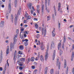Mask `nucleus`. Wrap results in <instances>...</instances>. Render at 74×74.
Returning a JSON list of instances; mask_svg holds the SVG:
<instances>
[{
  "label": "nucleus",
  "mask_w": 74,
  "mask_h": 74,
  "mask_svg": "<svg viewBox=\"0 0 74 74\" xmlns=\"http://www.w3.org/2000/svg\"><path fill=\"white\" fill-rule=\"evenodd\" d=\"M27 43H28V42H24L25 45V46H27Z\"/></svg>",
  "instance_id": "nucleus-40"
},
{
  "label": "nucleus",
  "mask_w": 74,
  "mask_h": 74,
  "mask_svg": "<svg viewBox=\"0 0 74 74\" xmlns=\"http://www.w3.org/2000/svg\"><path fill=\"white\" fill-rule=\"evenodd\" d=\"M34 21H38V20H37V18H34Z\"/></svg>",
  "instance_id": "nucleus-49"
},
{
  "label": "nucleus",
  "mask_w": 74,
  "mask_h": 74,
  "mask_svg": "<svg viewBox=\"0 0 74 74\" xmlns=\"http://www.w3.org/2000/svg\"><path fill=\"white\" fill-rule=\"evenodd\" d=\"M32 3H29L28 5V7L29 9H32Z\"/></svg>",
  "instance_id": "nucleus-5"
},
{
  "label": "nucleus",
  "mask_w": 74,
  "mask_h": 74,
  "mask_svg": "<svg viewBox=\"0 0 74 74\" xmlns=\"http://www.w3.org/2000/svg\"><path fill=\"white\" fill-rule=\"evenodd\" d=\"M9 53V46H8V47H7V49L6 50V54H8Z\"/></svg>",
  "instance_id": "nucleus-12"
},
{
  "label": "nucleus",
  "mask_w": 74,
  "mask_h": 74,
  "mask_svg": "<svg viewBox=\"0 0 74 74\" xmlns=\"http://www.w3.org/2000/svg\"><path fill=\"white\" fill-rule=\"evenodd\" d=\"M41 46H44V45H43V42H41L40 43Z\"/></svg>",
  "instance_id": "nucleus-55"
},
{
  "label": "nucleus",
  "mask_w": 74,
  "mask_h": 74,
  "mask_svg": "<svg viewBox=\"0 0 74 74\" xmlns=\"http://www.w3.org/2000/svg\"><path fill=\"white\" fill-rule=\"evenodd\" d=\"M31 14H33V10H31Z\"/></svg>",
  "instance_id": "nucleus-63"
},
{
  "label": "nucleus",
  "mask_w": 74,
  "mask_h": 74,
  "mask_svg": "<svg viewBox=\"0 0 74 74\" xmlns=\"http://www.w3.org/2000/svg\"><path fill=\"white\" fill-rule=\"evenodd\" d=\"M54 8L55 10V16H56V10H55V6H54Z\"/></svg>",
  "instance_id": "nucleus-37"
},
{
  "label": "nucleus",
  "mask_w": 74,
  "mask_h": 74,
  "mask_svg": "<svg viewBox=\"0 0 74 74\" xmlns=\"http://www.w3.org/2000/svg\"><path fill=\"white\" fill-rule=\"evenodd\" d=\"M38 59H39V58H38V57H36L35 58V60H38Z\"/></svg>",
  "instance_id": "nucleus-52"
},
{
  "label": "nucleus",
  "mask_w": 74,
  "mask_h": 74,
  "mask_svg": "<svg viewBox=\"0 0 74 74\" xmlns=\"http://www.w3.org/2000/svg\"><path fill=\"white\" fill-rule=\"evenodd\" d=\"M20 61L21 62H25V60L24 58H21L20 59Z\"/></svg>",
  "instance_id": "nucleus-19"
},
{
  "label": "nucleus",
  "mask_w": 74,
  "mask_h": 74,
  "mask_svg": "<svg viewBox=\"0 0 74 74\" xmlns=\"http://www.w3.org/2000/svg\"><path fill=\"white\" fill-rule=\"evenodd\" d=\"M61 7V3H58V11H60V10H62V9H60Z\"/></svg>",
  "instance_id": "nucleus-10"
},
{
  "label": "nucleus",
  "mask_w": 74,
  "mask_h": 74,
  "mask_svg": "<svg viewBox=\"0 0 74 74\" xmlns=\"http://www.w3.org/2000/svg\"><path fill=\"white\" fill-rule=\"evenodd\" d=\"M74 53L73 52L72 54V56H71V61H73V58H74Z\"/></svg>",
  "instance_id": "nucleus-14"
},
{
  "label": "nucleus",
  "mask_w": 74,
  "mask_h": 74,
  "mask_svg": "<svg viewBox=\"0 0 74 74\" xmlns=\"http://www.w3.org/2000/svg\"><path fill=\"white\" fill-rule=\"evenodd\" d=\"M26 14L25 16V18H27L28 16V14L27 13V12H25Z\"/></svg>",
  "instance_id": "nucleus-31"
},
{
  "label": "nucleus",
  "mask_w": 74,
  "mask_h": 74,
  "mask_svg": "<svg viewBox=\"0 0 74 74\" xmlns=\"http://www.w3.org/2000/svg\"><path fill=\"white\" fill-rule=\"evenodd\" d=\"M31 60L32 62H33L34 60V57H32L31 58Z\"/></svg>",
  "instance_id": "nucleus-32"
},
{
  "label": "nucleus",
  "mask_w": 74,
  "mask_h": 74,
  "mask_svg": "<svg viewBox=\"0 0 74 74\" xmlns=\"http://www.w3.org/2000/svg\"><path fill=\"white\" fill-rule=\"evenodd\" d=\"M44 28H42V35H43V34H44Z\"/></svg>",
  "instance_id": "nucleus-27"
},
{
  "label": "nucleus",
  "mask_w": 74,
  "mask_h": 74,
  "mask_svg": "<svg viewBox=\"0 0 74 74\" xmlns=\"http://www.w3.org/2000/svg\"><path fill=\"white\" fill-rule=\"evenodd\" d=\"M23 30H24V28H21V32L23 31Z\"/></svg>",
  "instance_id": "nucleus-54"
},
{
  "label": "nucleus",
  "mask_w": 74,
  "mask_h": 74,
  "mask_svg": "<svg viewBox=\"0 0 74 74\" xmlns=\"http://www.w3.org/2000/svg\"><path fill=\"white\" fill-rule=\"evenodd\" d=\"M36 11L38 13H40V9H36Z\"/></svg>",
  "instance_id": "nucleus-42"
},
{
  "label": "nucleus",
  "mask_w": 74,
  "mask_h": 74,
  "mask_svg": "<svg viewBox=\"0 0 74 74\" xmlns=\"http://www.w3.org/2000/svg\"><path fill=\"white\" fill-rule=\"evenodd\" d=\"M45 74H47V70H48V67H46L45 69Z\"/></svg>",
  "instance_id": "nucleus-20"
},
{
  "label": "nucleus",
  "mask_w": 74,
  "mask_h": 74,
  "mask_svg": "<svg viewBox=\"0 0 74 74\" xmlns=\"http://www.w3.org/2000/svg\"><path fill=\"white\" fill-rule=\"evenodd\" d=\"M32 10H33V11H35V9H34V7L33 6L32 7Z\"/></svg>",
  "instance_id": "nucleus-53"
},
{
  "label": "nucleus",
  "mask_w": 74,
  "mask_h": 74,
  "mask_svg": "<svg viewBox=\"0 0 74 74\" xmlns=\"http://www.w3.org/2000/svg\"><path fill=\"white\" fill-rule=\"evenodd\" d=\"M4 21H2L0 24V26L1 27H3L4 26Z\"/></svg>",
  "instance_id": "nucleus-7"
},
{
  "label": "nucleus",
  "mask_w": 74,
  "mask_h": 74,
  "mask_svg": "<svg viewBox=\"0 0 74 74\" xmlns=\"http://www.w3.org/2000/svg\"><path fill=\"white\" fill-rule=\"evenodd\" d=\"M16 50H15V51L14 54V60H15V59L16 57Z\"/></svg>",
  "instance_id": "nucleus-15"
},
{
  "label": "nucleus",
  "mask_w": 74,
  "mask_h": 74,
  "mask_svg": "<svg viewBox=\"0 0 74 74\" xmlns=\"http://www.w3.org/2000/svg\"><path fill=\"white\" fill-rule=\"evenodd\" d=\"M19 48L20 50H23L24 49V47L23 45H22V46H19Z\"/></svg>",
  "instance_id": "nucleus-11"
},
{
  "label": "nucleus",
  "mask_w": 74,
  "mask_h": 74,
  "mask_svg": "<svg viewBox=\"0 0 74 74\" xmlns=\"http://www.w3.org/2000/svg\"><path fill=\"white\" fill-rule=\"evenodd\" d=\"M28 41H29V40L27 39H25V41H26V42H28Z\"/></svg>",
  "instance_id": "nucleus-51"
},
{
  "label": "nucleus",
  "mask_w": 74,
  "mask_h": 74,
  "mask_svg": "<svg viewBox=\"0 0 74 74\" xmlns=\"http://www.w3.org/2000/svg\"><path fill=\"white\" fill-rule=\"evenodd\" d=\"M47 18H48L47 21H49V19H50V18L49 17V16H47Z\"/></svg>",
  "instance_id": "nucleus-47"
},
{
  "label": "nucleus",
  "mask_w": 74,
  "mask_h": 74,
  "mask_svg": "<svg viewBox=\"0 0 74 74\" xmlns=\"http://www.w3.org/2000/svg\"><path fill=\"white\" fill-rule=\"evenodd\" d=\"M50 4V1H48V5H49Z\"/></svg>",
  "instance_id": "nucleus-56"
},
{
  "label": "nucleus",
  "mask_w": 74,
  "mask_h": 74,
  "mask_svg": "<svg viewBox=\"0 0 74 74\" xmlns=\"http://www.w3.org/2000/svg\"><path fill=\"white\" fill-rule=\"evenodd\" d=\"M14 18V17H13V15L12 14L11 15V20L12 21V23H13V19Z\"/></svg>",
  "instance_id": "nucleus-18"
},
{
  "label": "nucleus",
  "mask_w": 74,
  "mask_h": 74,
  "mask_svg": "<svg viewBox=\"0 0 74 74\" xmlns=\"http://www.w3.org/2000/svg\"><path fill=\"white\" fill-rule=\"evenodd\" d=\"M52 18L54 19H55V16H54V14H53Z\"/></svg>",
  "instance_id": "nucleus-58"
},
{
  "label": "nucleus",
  "mask_w": 74,
  "mask_h": 74,
  "mask_svg": "<svg viewBox=\"0 0 74 74\" xmlns=\"http://www.w3.org/2000/svg\"><path fill=\"white\" fill-rule=\"evenodd\" d=\"M32 67L33 69H35V67L34 66H32Z\"/></svg>",
  "instance_id": "nucleus-59"
},
{
  "label": "nucleus",
  "mask_w": 74,
  "mask_h": 74,
  "mask_svg": "<svg viewBox=\"0 0 74 74\" xmlns=\"http://www.w3.org/2000/svg\"><path fill=\"white\" fill-rule=\"evenodd\" d=\"M23 64H19V65H20V66H23Z\"/></svg>",
  "instance_id": "nucleus-61"
},
{
  "label": "nucleus",
  "mask_w": 74,
  "mask_h": 74,
  "mask_svg": "<svg viewBox=\"0 0 74 74\" xmlns=\"http://www.w3.org/2000/svg\"><path fill=\"white\" fill-rule=\"evenodd\" d=\"M18 53L19 54H20V55H22V54L23 53L21 52V51H19Z\"/></svg>",
  "instance_id": "nucleus-44"
},
{
  "label": "nucleus",
  "mask_w": 74,
  "mask_h": 74,
  "mask_svg": "<svg viewBox=\"0 0 74 74\" xmlns=\"http://www.w3.org/2000/svg\"><path fill=\"white\" fill-rule=\"evenodd\" d=\"M50 73L51 74H53V69H52L50 71Z\"/></svg>",
  "instance_id": "nucleus-23"
},
{
  "label": "nucleus",
  "mask_w": 74,
  "mask_h": 74,
  "mask_svg": "<svg viewBox=\"0 0 74 74\" xmlns=\"http://www.w3.org/2000/svg\"><path fill=\"white\" fill-rule=\"evenodd\" d=\"M55 47V43L54 42H52L51 46V49H52V48H54Z\"/></svg>",
  "instance_id": "nucleus-6"
},
{
  "label": "nucleus",
  "mask_w": 74,
  "mask_h": 74,
  "mask_svg": "<svg viewBox=\"0 0 74 74\" xmlns=\"http://www.w3.org/2000/svg\"><path fill=\"white\" fill-rule=\"evenodd\" d=\"M3 60V56H0V61H2Z\"/></svg>",
  "instance_id": "nucleus-46"
},
{
  "label": "nucleus",
  "mask_w": 74,
  "mask_h": 74,
  "mask_svg": "<svg viewBox=\"0 0 74 74\" xmlns=\"http://www.w3.org/2000/svg\"><path fill=\"white\" fill-rule=\"evenodd\" d=\"M66 36L64 35V43L66 42Z\"/></svg>",
  "instance_id": "nucleus-22"
},
{
  "label": "nucleus",
  "mask_w": 74,
  "mask_h": 74,
  "mask_svg": "<svg viewBox=\"0 0 74 74\" xmlns=\"http://www.w3.org/2000/svg\"><path fill=\"white\" fill-rule=\"evenodd\" d=\"M19 69L20 70H22L23 69V68L22 66H20L19 67Z\"/></svg>",
  "instance_id": "nucleus-48"
},
{
  "label": "nucleus",
  "mask_w": 74,
  "mask_h": 74,
  "mask_svg": "<svg viewBox=\"0 0 74 74\" xmlns=\"http://www.w3.org/2000/svg\"><path fill=\"white\" fill-rule=\"evenodd\" d=\"M60 62H59L58 64V69L59 70L60 69Z\"/></svg>",
  "instance_id": "nucleus-35"
},
{
  "label": "nucleus",
  "mask_w": 74,
  "mask_h": 74,
  "mask_svg": "<svg viewBox=\"0 0 74 74\" xmlns=\"http://www.w3.org/2000/svg\"><path fill=\"white\" fill-rule=\"evenodd\" d=\"M48 53H45V60H47V59L48 58Z\"/></svg>",
  "instance_id": "nucleus-9"
},
{
  "label": "nucleus",
  "mask_w": 74,
  "mask_h": 74,
  "mask_svg": "<svg viewBox=\"0 0 74 74\" xmlns=\"http://www.w3.org/2000/svg\"><path fill=\"white\" fill-rule=\"evenodd\" d=\"M61 45V42H60L58 43V49L59 50V48H60V45Z\"/></svg>",
  "instance_id": "nucleus-17"
},
{
  "label": "nucleus",
  "mask_w": 74,
  "mask_h": 74,
  "mask_svg": "<svg viewBox=\"0 0 74 74\" xmlns=\"http://www.w3.org/2000/svg\"><path fill=\"white\" fill-rule=\"evenodd\" d=\"M58 29L59 30H60V23L58 24Z\"/></svg>",
  "instance_id": "nucleus-25"
},
{
  "label": "nucleus",
  "mask_w": 74,
  "mask_h": 74,
  "mask_svg": "<svg viewBox=\"0 0 74 74\" xmlns=\"http://www.w3.org/2000/svg\"><path fill=\"white\" fill-rule=\"evenodd\" d=\"M37 70H36L35 71H34V74H36V73L37 72Z\"/></svg>",
  "instance_id": "nucleus-43"
},
{
  "label": "nucleus",
  "mask_w": 74,
  "mask_h": 74,
  "mask_svg": "<svg viewBox=\"0 0 74 74\" xmlns=\"http://www.w3.org/2000/svg\"><path fill=\"white\" fill-rule=\"evenodd\" d=\"M60 56H61L62 55L61 54H62V53H63V51L62 50L60 49Z\"/></svg>",
  "instance_id": "nucleus-24"
},
{
  "label": "nucleus",
  "mask_w": 74,
  "mask_h": 74,
  "mask_svg": "<svg viewBox=\"0 0 74 74\" xmlns=\"http://www.w3.org/2000/svg\"><path fill=\"white\" fill-rule=\"evenodd\" d=\"M47 32V30H46V29H45L44 30V36L45 37V36L46 35V33Z\"/></svg>",
  "instance_id": "nucleus-36"
},
{
  "label": "nucleus",
  "mask_w": 74,
  "mask_h": 74,
  "mask_svg": "<svg viewBox=\"0 0 74 74\" xmlns=\"http://www.w3.org/2000/svg\"><path fill=\"white\" fill-rule=\"evenodd\" d=\"M24 37H27V35H26V34H24Z\"/></svg>",
  "instance_id": "nucleus-57"
},
{
  "label": "nucleus",
  "mask_w": 74,
  "mask_h": 74,
  "mask_svg": "<svg viewBox=\"0 0 74 74\" xmlns=\"http://www.w3.org/2000/svg\"><path fill=\"white\" fill-rule=\"evenodd\" d=\"M21 9L20 8L19 10L18 11L17 15L16 16H15V19L14 21V23H16V20L17 19V18L18 17V16L19 15H20V14H21Z\"/></svg>",
  "instance_id": "nucleus-2"
},
{
  "label": "nucleus",
  "mask_w": 74,
  "mask_h": 74,
  "mask_svg": "<svg viewBox=\"0 0 74 74\" xmlns=\"http://www.w3.org/2000/svg\"><path fill=\"white\" fill-rule=\"evenodd\" d=\"M55 31H53L52 32V35L53 37H55Z\"/></svg>",
  "instance_id": "nucleus-16"
},
{
  "label": "nucleus",
  "mask_w": 74,
  "mask_h": 74,
  "mask_svg": "<svg viewBox=\"0 0 74 74\" xmlns=\"http://www.w3.org/2000/svg\"><path fill=\"white\" fill-rule=\"evenodd\" d=\"M0 71H3V68L1 67H0Z\"/></svg>",
  "instance_id": "nucleus-60"
},
{
  "label": "nucleus",
  "mask_w": 74,
  "mask_h": 74,
  "mask_svg": "<svg viewBox=\"0 0 74 74\" xmlns=\"http://www.w3.org/2000/svg\"><path fill=\"white\" fill-rule=\"evenodd\" d=\"M44 49V46H41V50L42 51H43Z\"/></svg>",
  "instance_id": "nucleus-29"
},
{
  "label": "nucleus",
  "mask_w": 74,
  "mask_h": 74,
  "mask_svg": "<svg viewBox=\"0 0 74 74\" xmlns=\"http://www.w3.org/2000/svg\"><path fill=\"white\" fill-rule=\"evenodd\" d=\"M59 59H58L57 60V66H58V63H59Z\"/></svg>",
  "instance_id": "nucleus-41"
},
{
  "label": "nucleus",
  "mask_w": 74,
  "mask_h": 74,
  "mask_svg": "<svg viewBox=\"0 0 74 74\" xmlns=\"http://www.w3.org/2000/svg\"><path fill=\"white\" fill-rule=\"evenodd\" d=\"M72 73H74V68H73Z\"/></svg>",
  "instance_id": "nucleus-64"
},
{
  "label": "nucleus",
  "mask_w": 74,
  "mask_h": 74,
  "mask_svg": "<svg viewBox=\"0 0 74 74\" xmlns=\"http://www.w3.org/2000/svg\"><path fill=\"white\" fill-rule=\"evenodd\" d=\"M18 1V0H14V5L15 7H16L17 5V2Z\"/></svg>",
  "instance_id": "nucleus-13"
},
{
  "label": "nucleus",
  "mask_w": 74,
  "mask_h": 74,
  "mask_svg": "<svg viewBox=\"0 0 74 74\" xmlns=\"http://www.w3.org/2000/svg\"><path fill=\"white\" fill-rule=\"evenodd\" d=\"M56 74H59V71H58V72H56Z\"/></svg>",
  "instance_id": "nucleus-50"
},
{
  "label": "nucleus",
  "mask_w": 74,
  "mask_h": 74,
  "mask_svg": "<svg viewBox=\"0 0 74 74\" xmlns=\"http://www.w3.org/2000/svg\"><path fill=\"white\" fill-rule=\"evenodd\" d=\"M45 9L47 10V12H49V11L48 10V9H47V0H45Z\"/></svg>",
  "instance_id": "nucleus-3"
},
{
  "label": "nucleus",
  "mask_w": 74,
  "mask_h": 74,
  "mask_svg": "<svg viewBox=\"0 0 74 74\" xmlns=\"http://www.w3.org/2000/svg\"><path fill=\"white\" fill-rule=\"evenodd\" d=\"M11 3H9L8 5V10H9V12H11Z\"/></svg>",
  "instance_id": "nucleus-8"
},
{
  "label": "nucleus",
  "mask_w": 74,
  "mask_h": 74,
  "mask_svg": "<svg viewBox=\"0 0 74 74\" xmlns=\"http://www.w3.org/2000/svg\"><path fill=\"white\" fill-rule=\"evenodd\" d=\"M64 68H66L67 66V65L66 64V61H65L64 62Z\"/></svg>",
  "instance_id": "nucleus-30"
},
{
  "label": "nucleus",
  "mask_w": 74,
  "mask_h": 74,
  "mask_svg": "<svg viewBox=\"0 0 74 74\" xmlns=\"http://www.w3.org/2000/svg\"><path fill=\"white\" fill-rule=\"evenodd\" d=\"M56 52V50H54L53 55V60H54L55 58V53Z\"/></svg>",
  "instance_id": "nucleus-4"
},
{
  "label": "nucleus",
  "mask_w": 74,
  "mask_h": 74,
  "mask_svg": "<svg viewBox=\"0 0 74 74\" xmlns=\"http://www.w3.org/2000/svg\"><path fill=\"white\" fill-rule=\"evenodd\" d=\"M8 15H9L8 13H6V19H8Z\"/></svg>",
  "instance_id": "nucleus-26"
},
{
  "label": "nucleus",
  "mask_w": 74,
  "mask_h": 74,
  "mask_svg": "<svg viewBox=\"0 0 74 74\" xmlns=\"http://www.w3.org/2000/svg\"><path fill=\"white\" fill-rule=\"evenodd\" d=\"M16 41V39H15V37L14 38V41L13 43H12V42L10 43V50L11 52L12 51V48L14 49V44H15V42Z\"/></svg>",
  "instance_id": "nucleus-1"
},
{
  "label": "nucleus",
  "mask_w": 74,
  "mask_h": 74,
  "mask_svg": "<svg viewBox=\"0 0 74 74\" xmlns=\"http://www.w3.org/2000/svg\"><path fill=\"white\" fill-rule=\"evenodd\" d=\"M68 70H66V74H68Z\"/></svg>",
  "instance_id": "nucleus-62"
},
{
  "label": "nucleus",
  "mask_w": 74,
  "mask_h": 74,
  "mask_svg": "<svg viewBox=\"0 0 74 74\" xmlns=\"http://www.w3.org/2000/svg\"><path fill=\"white\" fill-rule=\"evenodd\" d=\"M64 43H62V48L63 49H64Z\"/></svg>",
  "instance_id": "nucleus-34"
},
{
  "label": "nucleus",
  "mask_w": 74,
  "mask_h": 74,
  "mask_svg": "<svg viewBox=\"0 0 74 74\" xmlns=\"http://www.w3.org/2000/svg\"><path fill=\"white\" fill-rule=\"evenodd\" d=\"M49 47H48L47 48V51H46V53H48V51H49Z\"/></svg>",
  "instance_id": "nucleus-38"
},
{
  "label": "nucleus",
  "mask_w": 74,
  "mask_h": 74,
  "mask_svg": "<svg viewBox=\"0 0 74 74\" xmlns=\"http://www.w3.org/2000/svg\"><path fill=\"white\" fill-rule=\"evenodd\" d=\"M35 27H36V29H38V25L37 24H36L35 25Z\"/></svg>",
  "instance_id": "nucleus-33"
},
{
  "label": "nucleus",
  "mask_w": 74,
  "mask_h": 74,
  "mask_svg": "<svg viewBox=\"0 0 74 74\" xmlns=\"http://www.w3.org/2000/svg\"><path fill=\"white\" fill-rule=\"evenodd\" d=\"M32 18V17L30 16H28V18H27V20H28L29 19H31Z\"/></svg>",
  "instance_id": "nucleus-28"
},
{
  "label": "nucleus",
  "mask_w": 74,
  "mask_h": 74,
  "mask_svg": "<svg viewBox=\"0 0 74 74\" xmlns=\"http://www.w3.org/2000/svg\"><path fill=\"white\" fill-rule=\"evenodd\" d=\"M40 9V5H37V9Z\"/></svg>",
  "instance_id": "nucleus-39"
},
{
  "label": "nucleus",
  "mask_w": 74,
  "mask_h": 74,
  "mask_svg": "<svg viewBox=\"0 0 74 74\" xmlns=\"http://www.w3.org/2000/svg\"><path fill=\"white\" fill-rule=\"evenodd\" d=\"M0 56H3V51H2V50H1V55Z\"/></svg>",
  "instance_id": "nucleus-45"
},
{
  "label": "nucleus",
  "mask_w": 74,
  "mask_h": 74,
  "mask_svg": "<svg viewBox=\"0 0 74 74\" xmlns=\"http://www.w3.org/2000/svg\"><path fill=\"white\" fill-rule=\"evenodd\" d=\"M40 60L42 61H44V58L42 56H41L40 57Z\"/></svg>",
  "instance_id": "nucleus-21"
}]
</instances>
